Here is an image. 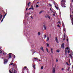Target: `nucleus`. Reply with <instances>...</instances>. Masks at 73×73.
Segmentation results:
<instances>
[{
    "instance_id": "obj_41",
    "label": "nucleus",
    "mask_w": 73,
    "mask_h": 73,
    "mask_svg": "<svg viewBox=\"0 0 73 73\" xmlns=\"http://www.w3.org/2000/svg\"><path fill=\"white\" fill-rule=\"evenodd\" d=\"M66 49H67V50H68V49H69V48L68 47H67L66 48Z\"/></svg>"
},
{
    "instance_id": "obj_46",
    "label": "nucleus",
    "mask_w": 73,
    "mask_h": 73,
    "mask_svg": "<svg viewBox=\"0 0 73 73\" xmlns=\"http://www.w3.org/2000/svg\"><path fill=\"white\" fill-rule=\"evenodd\" d=\"M69 62L70 63V59H69Z\"/></svg>"
},
{
    "instance_id": "obj_21",
    "label": "nucleus",
    "mask_w": 73,
    "mask_h": 73,
    "mask_svg": "<svg viewBox=\"0 0 73 73\" xmlns=\"http://www.w3.org/2000/svg\"><path fill=\"white\" fill-rule=\"evenodd\" d=\"M67 51L66 50H65V54L66 56V55L67 54Z\"/></svg>"
},
{
    "instance_id": "obj_5",
    "label": "nucleus",
    "mask_w": 73,
    "mask_h": 73,
    "mask_svg": "<svg viewBox=\"0 0 73 73\" xmlns=\"http://www.w3.org/2000/svg\"><path fill=\"white\" fill-rule=\"evenodd\" d=\"M50 52L51 53H52V54H53V48H51V50H50Z\"/></svg>"
},
{
    "instance_id": "obj_42",
    "label": "nucleus",
    "mask_w": 73,
    "mask_h": 73,
    "mask_svg": "<svg viewBox=\"0 0 73 73\" xmlns=\"http://www.w3.org/2000/svg\"><path fill=\"white\" fill-rule=\"evenodd\" d=\"M2 53V51L1 50H0V53Z\"/></svg>"
},
{
    "instance_id": "obj_56",
    "label": "nucleus",
    "mask_w": 73,
    "mask_h": 73,
    "mask_svg": "<svg viewBox=\"0 0 73 73\" xmlns=\"http://www.w3.org/2000/svg\"><path fill=\"white\" fill-rule=\"evenodd\" d=\"M26 68V66H25V67H24V68Z\"/></svg>"
},
{
    "instance_id": "obj_18",
    "label": "nucleus",
    "mask_w": 73,
    "mask_h": 73,
    "mask_svg": "<svg viewBox=\"0 0 73 73\" xmlns=\"http://www.w3.org/2000/svg\"><path fill=\"white\" fill-rule=\"evenodd\" d=\"M49 37H47V39L46 40V41H49Z\"/></svg>"
},
{
    "instance_id": "obj_24",
    "label": "nucleus",
    "mask_w": 73,
    "mask_h": 73,
    "mask_svg": "<svg viewBox=\"0 0 73 73\" xmlns=\"http://www.w3.org/2000/svg\"><path fill=\"white\" fill-rule=\"evenodd\" d=\"M3 54H4V55L7 54V53H5V52H3Z\"/></svg>"
},
{
    "instance_id": "obj_52",
    "label": "nucleus",
    "mask_w": 73,
    "mask_h": 73,
    "mask_svg": "<svg viewBox=\"0 0 73 73\" xmlns=\"http://www.w3.org/2000/svg\"><path fill=\"white\" fill-rule=\"evenodd\" d=\"M72 25H73V21H72Z\"/></svg>"
},
{
    "instance_id": "obj_47",
    "label": "nucleus",
    "mask_w": 73,
    "mask_h": 73,
    "mask_svg": "<svg viewBox=\"0 0 73 73\" xmlns=\"http://www.w3.org/2000/svg\"><path fill=\"white\" fill-rule=\"evenodd\" d=\"M49 5H50V6H52V4H49Z\"/></svg>"
},
{
    "instance_id": "obj_4",
    "label": "nucleus",
    "mask_w": 73,
    "mask_h": 73,
    "mask_svg": "<svg viewBox=\"0 0 73 73\" xmlns=\"http://www.w3.org/2000/svg\"><path fill=\"white\" fill-rule=\"evenodd\" d=\"M64 45H65V44H62L61 45V48H64Z\"/></svg>"
},
{
    "instance_id": "obj_15",
    "label": "nucleus",
    "mask_w": 73,
    "mask_h": 73,
    "mask_svg": "<svg viewBox=\"0 0 73 73\" xmlns=\"http://www.w3.org/2000/svg\"><path fill=\"white\" fill-rule=\"evenodd\" d=\"M31 4V2H29V3H28L27 4L28 7H29V4Z\"/></svg>"
},
{
    "instance_id": "obj_54",
    "label": "nucleus",
    "mask_w": 73,
    "mask_h": 73,
    "mask_svg": "<svg viewBox=\"0 0 73 73\" xmlns=\"http://www.w3.org/2000/svg\"><path fill=\"white\" fill-rule=\"evenodd\" d=\"M70 17H72V15H70Z\"/></svg>"
},
{
    "instance_id": "obj_35",
    "label": "nucleus",
    "mask_w": 73,
    "mask_h": 73,
    "mask_svg": "<svg viewBox=\"0 0 73 73\" xmlns=\"http://www.w3.org/2000/svg\"><path fill=\"white\" fill-rule=\"evenodd\" d=\"M13 65V63H11V64H9V66H10V65Z\"/></svg>"
},
{
    "instance_id": "obj_2",
    "label": "nucleus",
    "mask_w": 73,
    "mask_h": 73,
    "mask_svg": "<svg viewBox=\"0 0 73 73\" xmlns=\"http://www.w3.org/2000/svg\"><path fill=\"white\" fill-rule=\"evenodd\" d=\"M54 5H55V7L56 8V9H58V5L56 3H55Z\"/></svg>"
},
{
    "instance_id": "obj_37",
    "label": "nucleus",
    "mask_w": 73,
    "mask_h": 73,
    "mask_svg": "<svg viewBox=\"0 0 73 73\" xmlns=\"http://www.w3.org/2000/svg\"><path fill=\"white\" fill-rule=\"evenodd\" d=\"M3 20H4V18H3L1 21V22H3Z\"/></svg>"
},
{
    "instance_id": "obj_44",
    "label": "nucleus",
    "mask_w": 73,
    "mask_h": 73,
    "mask_svg": "<svg viewBox=\"0 0 73 73\" xmlns=\"http://www.w3.org/2000/svg\"><path fill=\"white\" fill-rule=\"evenodd\" d=\"M32 9V8H31H31H30L29 9V10H30V9Z\"/></svg>"
},
{
    "instance_id": "obj_61",
    "label": "nucleus",
    "mask_w": 73,
    "mask_h": 73,
    "mask_svg": "<svg viewBox=\"0 0 73 73\" xmlns=\"http://www.w3.org/2000/svg\"><path fill=\"white\" fill-rule=\"evenodd\" d=\"M67 41H68V39H67Z\"/></svg>"
},
{
    "instance_id": "obj_50",
    "label": "nucleus",
    "mask_w": 73,
    "mask_h": 73,
    "mask_svg": "<svg viewBox=\"0 0 73 73\" xmlns=\"http://www.w3.org/2000/svg\"><path fill=\"white\" fill-rule=\"evenodd\" d=\"M13 62V60H12L11 61V62Z\"/></svg>"
},
{
    "instance_id": "obj_10",
    "label": "nucleus",
    "mask_w": 73,
    "mask_h": 73,
    "mask_svg": "<svg viewBox=\"0 0 73 73\" xmlns=\"http://www.w3.org/2000/svg\"><path fill=\"white\" fill-rule=\"evenodd\" d=\"M40 49L42 50V51H44V48H43V47L42 46L41 47H40Z\"/></svg>"
},
{
    "instance_id": "obj_9",
    "label": "nucleus",
    "mask_w": 73,
    "mask_h": 73,
    "mask_svg": "<svg viewBox=\"0 0 73 73\" xmlns=\"http://www.w3.org/2000/svg\"><path fill=\"white\" fill-rule=\"evenodd\" d=\"M3 16L1 14H0V20L2 18Z\"/></svg>"
},
{
    "instance_id": "obj_45",
    "label": "nucleus",
    "mask_w": 73,
    "mask_h": 73,
    "mask_svg": "<svg viewBox=\"0 0 73 73\" xmlns=\"http://www.w3.org/2000/svg\"><path fill=\"white\" fill-rule=\"evenodd\" d=\"M28 8H27L26 9V11H27L28 10Z\"/></svg>"
},
{
    "instance_id": "obj_13",
    "label": "nucleus",
    "mask_w": 73,
    "mask_h": 73,
    "mask_svg": "<svg viewBox=\"0 0 73 73\" xmlns=\"http://www.w3.org/2000/svg\"><path fill=\"white\" fill-rule=\"evenodd\" d=\"M43 27H44V29H46V26H45V25H43Z\"/></svg>"
},
{
    "instance_id": "obj_8",
    "label": "nucleus",
    "mask_w": 73,
    "mask_h": 73,
    "mask_svg": "<svg viewBox=\"0 0 73 73\" xmlns=\"http://www.w3.org/2000/svg\"><path fill=\"white\" fill-rule=\"evenodd\" d=\"M11 53H10L9 54V58H11Z\"/></svg>"
},
{
    "instance_id": "obj_53",
    "label": "nucleus",
    "mask_w": 73,
    "mask_h": 73,
    "mask_svg": "<svg viewBox=\"0 0 73 73\" xmlns=\"http://www.w3.org/2000/svg\"><path fill=\"white\" fill-rule=\"evenodd\" d=\"M38 60V61H41V60H40V59H39Z\"/></svg>"
},
{
    "instance_id": "obj_3",
    "label": "nucleus",
    "mask_w": 73,
    "mask_h": 73,
    "mask_svg": "<svg viewBox=\"0 0 73 73\" xmlns=\"http://www.w3.org/2000/svg\"><path fill=\"white\" fill-rule=\"evenodd\" d=\"M11 71L12 73H15V72H16V70H15V69L13 68H12Z\"/></svg>"
},
{
    "instance_id": "obj_39",
    "label": "nucleus",
    "mask_w": 73,
    "mask_h": 73,
    "mask_svg": "<svg viewBox=\"0 0 73 73\" xmlns=\"http://www.w3.org/2000/svg\"><path fill=\"white\" fill-rule=\"evenodd\" d=\"M63 30V31H65V28H64Z\"/></svg>"
},
{
    "instance_id": "obj_26",
    "label": "nucleus",
    "mask_w": 73,
    "mask_h": 73,
    "mask_svg": "<svg viewBox=\"0 0 73 73\" xmlns=\"http://www.w3.org/2000/svg\"><path fill=\"white\" fill-rule=\"evenodd\" d=\"M62 25L63 27H64V23L63 22L62 23Z\"/></svg>"
},
{
    "instance_id": "obj_60",
    "label": "nucleus",
    "mask_w": 73,
    "mask_h": 73,
    "mask_svg": "<svg viewBox=\"0 0 73 73\" xmlns=\"http://www.w3.org/2000/svg\"><path fill=\"white\" fill-rule=\"evenodd\" d=\"M50 11H51V10H52V9H51V8H50Z\"/></svg>"
},
{
    "instance_id": "obj_28",
    "label": "nucleus",
    "mask_w": 73,
    "mask_h": 73,
    "mask_svg": "<svg viewBox=\"0 0 73 73\" xmlns=\"http://www.w3.org/2000/svg\"><path fill=\"white\" fill-rule=\"evenodd\" d=\"M36 8H38V5H36Z\"/></svg>"
},
{
    "instance_id": "obj_16",
    "label": "nucleus",
    "mask_w": 73,
    "mask_h": 73,
    "mask_svg": "<svg viewBox=\"0 0 73 73\" xmlns=\"http://www.w3.org/2000/svg\"><path fill=\"white\" fill-rule=\"evenodd\" d=\"M31 8L33 10H34V9H33V5H32L31 6Z\"/></svg>"
},
{
    "instance_id": "obj_38",
    "label": "nucleus",
    "mask_w": 73,
    "mask_h": 73,
    "mask_svg": "<svg viewBox=\"0 0 73 73\" xmlns=\"http://www.w3.org/2000/svg\"><path fill=\"white\" fill-rule=\"evenodd\" d=\"M68 53H69H69H70V51L69 50H68Z\"/></svg>"
},
{
    "instance_id": "obj_23",
    "label": "nucleus",
    "mask_w": 73,
    "mask_h": 73,
    "mask_svg": "<svg viewBox=\"0 0 73 73\" xmlns=\"http://www.w3.org/2000/svg\"><path fill=\"white\" fill-rule=\"evenodd\" d=\"M46 50L47 52H48V53H49V51H48V48H46Z\"/></svg>"
},
{
    "instance_id": "obj_40",
    "label": "nucleus",
    "mask_w": 73,
    "mask_h": 73,
    "mask_svg": "<svg viewBox=\"0 0 73 73\" xmlns=\"http://www.w3.org/2000/svg\"><path fill=\"white\" fill-rule=\"evenodd\" d=\"M9 72L10 73H12V72H11V70H9Z\"/></svg>"
},
{
    "instance_id": "obj_62",
    "label": "nucleus",
    "mask_w": 73,
    "mask_h": 73,
    "mask_svg": "<svg viewBox=\"0 0 73 73\" xmlns=\"http://www.w3.org/2000/svg\"><path fill=\"white\" fill-rule=\"evenodd\" d=\"M69 67L68 69V70H69Z\"/></svg>"
},
{
    "instance_id": "obj_59",
    "label": "nucleus",
    "mask_w": 73,
    "mask_h": 73,
    "mask_svg": "<svg viewBox=\"0 0 73 73\" xmlns=\"http://www.w3.org/2000/svg\"><path fill=\"white\" fill-rule=\"evenodd\" d=\"M14 58H15V56H14Z\"/></svg>"
},
{
    "instance_id": "obj_49",
    "label": "nucleus",
    "mask_w": 73,
    "mask_h": 73,
    "mask_svg": "<svg viewBox=\"0 0 73 73\" xmlns=\"http://www.w3.org/2000/svg\"><path fill=\"white\" fill-rule=\"evenodd\" d=\"M37 58H34V59H35V60H36V59H37Z\"/></svg>"
},
{
    "instance_id": "obj_1",
    "label": "nucleus",
    "mask_w": 73,
    "mask_h": 73,
    "mask_svg": "<svg viewBox=\"0 0 73 73\" xmlns=\"http://www.w3.org/2000/svg\"><path fill=\"white\" fill-rule=\"evenodd\" d=\"M66 2V1L65 0H62L61 1V4L62 5V7H65V3Z\"/></svg>"
},
{
    "instance_id": "obj_57",
    "label": "nucleus",
    "mask_w": 73,
    "mask_h": 73,
    "mask_svg": "<svg viewBox=\"0 0 73 73\" xmlns=\"http://www.w3.org/2000/svg\"><path fill=\"white\" fill-rule=\"evenodd\" d=\"M6 15H7V14H6L5 15V16H6Z\"/></svg>"
},
{
    "instance_id": "obj_25",
    "label": "nucleus",
    "mask_w": 73,
    "mask_h": 73,
    "mask_svg": "<svg viewBox=\"0 0 73 73\" xmlns=\"http://www.w3.org/2000/svg\"><path fill=\"white\" fill-rule=\"evenodd\" d=\"M69 55L71 58H72V55H71V54H70Z\"/></svg>"
},
{
    "instance_id": "obj_17",
    "label": "nucleus",
    "mask_w": 73,
    "mask_h": 73,
    "mask_svg": "<svg viewBox=\"0 0 73 73\" xmlns=\"http://www.w3.org/2000/svg\"><path fill=\"white\" fill-rule=\"evenodd\" d=\"M46 45H47V47H49V44L48 43H46Z\"/></svg>"
},
{
    "instance_id": "obj_55",
    "label": "nucleus",
    "mask_w": 73,
    "mask_h": 73,
    "mask_svg": "<svg viewBox=\"0 0 73 73\" xmlns=\"http://www.w3.org/2000/svg\"><path fill=\"white\" fill-rule=\"evenodd\" d=\"M5 15H4L3 17V18H5Z\"/></svg>"
},
{
    "instance_id": "obj_7",
    "label": "nucleus",
    "mask_w": 73,
    "mask_h": 73,
    "mask_svg": "<svg viewBox=\"0 0 73 73\" xmlns=\"http://www.w3.org/2000/svg\"><path fill=\"white\" fill-rule=\"evenodd\" d=\"M7 62V60H4V63L5 64Z\"/></svg>"
},
{
    "instance_id": "obj_27",
    "label": "nucleus",
    "mask_w": 73,
    "mask_h": 73,
    "mask_svg": "<svg viewBox=\"0 0 73 73\" xmlns=\"http://www.w3.org/2000/svg\"><path fill=\"white\" fill-rule=\"evenodd\" d=\"M58 23H59V24H60V25H61V23H60V21H58Z\"/></svg>"
},
{
    "instance_id": "obj_11",
    "label": "nucleus",
    "mask_w": 73,
    "mask_h": 73,
    "mask_svg": "<svg viewBox=\"0 0 73 73\" xmlns=\"http://www.w3.org/2000/svg\"><path fill=\"white\" fill-rule=\"evenodd\" d=\"M36 66V65H35L34 64H33V67L34 69H36V68H35V67Z\"/></svg>"
},
{
    "instance_id": "obj_14",
    "label": "nucleus",
    "mask_w": 73,
    "mask_h": 73,
    "mask_svg": "<svg viewBox=\"0 0 73 73\" xmlns=\"http://www.w3.org/2000/svg\"><path fill=\"white\" fill-rule=\"evenodd\" d=\"M56 13V12H54V13L53 14V15L54 16H55Z\"/></svg>"
},
{
    "instance_id": "obj_33",
    "label": "nucleus",
    "mask_w": 73,
    "mask_h": 73,
    "mask_svg": "<svg viewBox=\"0 0 73 73\" xmlns=\"http://www.w3.org/2000/svg\"><path fill=\"white\" fill-rule=\"evenodd\" d=\"M47 17H48V18H49V19H50V17L49 16L47 15Z\"/></svg>"
},
{
    "instance_id": "obj_51",
    "label": "nucleus",
    "mask_w": 73,
    "mask_h": 73,
    "mask_svg": "<svg viewBox=\"0 0 73 73\" xmlns=\"http://www.w3.org/2000/svg\"><path fill=\"white\" fill-rule=\"evenodd\" d=\"M72 54V52H71V53H70V54Z\"/></svg>"
},
{
    "instance_id": "obj_34",
    "label": "nucleus",
    "mask_w": 73,
    "mask_h": 73,
    "mask_svg": "<svg viewBox=\"0 0 73 73\" xmlns=\"http://www.w3.org/2000/svg\"><path fill=\"white\" fill-rule=\"evenodd\" d=\"M57 27H60V25H57Z\"/></svg>"
},
{
    "instance_id": "obj_6",
    "label": "nucleus",
    "mask_w": 73,
    "mask_h": 73,
    "mask_svg": "<svg viewBox=\"0 0 73 73\" xmlns=\"http://www.w3.org/2000/svg\"><path fill=\"white\" fill-rule=\"evenodd\" d=\"M55 40L58 43V39H57V37L55 38Z\"/></svg>"
},
{
    "instance_id": "obj_12",
    "label": "nucleus",
    "mask_w": 73,
    "mask_h": 73,
    "mask_svg": "<svg viewBox=\"0 0 73 73\" xmlns=\"http://www.w3.org/2000/svg\"><path fill=\"white\" fill-rule=\"evenodd\" d=\"M52 72L53 73H55V68H53Z\"/></svg>"
},
{
    "instance_id": "obj_20",
    "label": "nucleus",
    "mask_w": 73,
    "mask_h": 73,
    "mask_svg": "<svg viewBox=\"0 0 73 73\" xmlns=\"http://www.w3.org/2000/svg\"><path fill=\"white\" fill-rule=\"evenodd\" d=\"M56 52H57V53H59V52H60V50H56Z\"/></svg>"
},
{
    "instance_id": "obj_19",
    "label": "nucleus",
    "mask_w": 73,
    "mask_h": 73,
    "mask_svg": "<svg viewBox=\"0 0 73 73\" xmlns=\"http://www.w3.org/2000/svg\"><path fill=\"white\" fill-rule=\"evenodd\" d=\"M38 36H40L41 35V33H40V32H38Z\"/></svg>"
},
{
    "instance_id": "obj_36",
    "label": "nucleus",
    "mask_w": 73,
    "mask_h": 73,
    "mask_svg": "<svg viewBox=\"0 0 73 73\" xmlns=\"http://www.w3.org/2000/svg\"><path fill=\"white\" fill-rule=\"evenodd\" d=\"M64 70V68H62V70L63 71Z\"/></svg>"
},
{
    "instance_id": "obj_31",
    "label": "nucleus",
    "mask_w": 73,
    "mask_h": 73,
    "mask_svg": "<svg viewBox=\"0 0 73 73\" xmlns=\"http://www.w3.org/2000/svg\"><path fill=\"white\" fill-rule=\"evenodd\" d=\"M72 21H73V18H71V19Z\"/></svg>"
},
{
    "instance_id": "obj_43",
    "label": "nucleus",
    "mask_w": 73,
    "mask_h": 73,
    "mask_svg": "<svg viewBox=\"0 0 73 73\" xmlns=\"http://www.w3.org/2000/svg\"><path fill=\"white\" fill-rule=\"evenodd\" d=\"M66 64L68 65H69V64H68V62H66Z\"/></svg>"
},
{
    "instance_id": "obj_48",
    "label": "nucleus",
    "mask_w": 73,
    "mask_h": 73,
    "mask_svg": "<svg viewBox=\"0 0 73 73\" xmlns=\"http://www.w3.org/2000/svg\"><path fill=\"white\" fill-rule=\"evenodd\" d=\"M47 17H48L47 15L46 16H45V18H47Z\"/></svg>"
},
{
    "instance_id": "obj_64",
    "label": "nucleus",
    "mask_w": 73,
    "mask_h": 73,
    "mask_svg": "<svg viewBox=\"0 0 73 73\" xmlns=\"http://www.w3.org/2000/svg\"><path fill=\"white\" fill-rule=\"evenodd\" d=\"M36 60H38L37 59H36Z\"/></svg>"
},
{
    "instance_id": "obj_22",
    "label": "nucleus",
    "mask_w": 73,
    "mask_h": 73,
    "mask_svg": "<svg viewBox=\"0 0 73 73\" xmlns=\"http://www.w3.org/2000/svg\"><path fill=\"white\" fill-rule=\"evenodd\" d=\"M58 59L57 58L56 59V62H58Z\"/></svg>"
},
{
    "instance_id": "obj_32",
    "label": "nucleus",
    "mask_w": 73,
    "mask_h": 73,
    "mask_svg": "<svg viewBox=\"0 0 73 73\" xmlns=\"http://www.w3.org/2000/svg\"><path fill=\"white\" fill-rule=\"evenodd\" d=\"M46 35H45L44 36V38H46Z\"/></svg>"
},
{
    "instance_id": "obj_63",
    "label": "nucleus",
    "mask_w": 73,
    "mask_h": 73,
    "mask_svg": "<svg viewBox=\"0 0 73 73\" xmlns=\"http://www.w3.org/2000/svg\"><path fill=\"white\" fill-rule=\"evenodd\" d=\"M71 64H70V65H71Z\"/></svg>"
},
{
    "instance_id": "obj_29",
    "label": "nucleus",
    "mask_w": 73,
    "mask_h": 73,
    "mask_svg": "<svg viewBox=\"0 0 73 73\" xmlns=\"http://www.w3.org/2000/svg\"><path fill=\"white\" fill-rule=\"evenodd\" d=\"M43 68H44V67H43V66H42L41 68V69H43Z\"/></svg>"
},
{
    "instance_id": "obj_30",
    "label": "nucleus",
    "mask_w": 73,
    "mask_h": 73,
    "mask_svg": "<svg viewBox=\"0 0 73 73\" xmlns=\"http://www.w3.org/2000/svg\"><path fill=\"white\" fill-rule=\"evenodd\" d=\"M42 11H40L39 12V13L40 14V13H42Z\"/></svg>"
},
{
    "instance_id": "obj_58",
    "label": "nucleus",
    "mask_w": 73,
    "mask_h": 73,
    "mask_svg": "<svg viewBox=\"0 0 73 73\" xmlns=\"http://www.w3.org/2000/svg\"><path fill=\"white\" fill-rule=\"evenodd\" d=\"M51 12H52H52H53V11L52 10H51Z\"/></svg>"
}]
</instances>
